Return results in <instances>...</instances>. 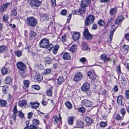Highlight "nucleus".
<instances>
[{
    "instance_id": "obj_1",
    "label": "nucleus",
    "mask_w": 129,
    "mask_h": 129,
    "mask_svg": "<svg viewBox=\"0 0 129 129\" xmlns=\"http://www.w3.org/2000/svg\"><path fill=\"white\" fill-rule=\"evenodd\" d=\"M124 19L122 16H118L116 18L115 23V25L113 24L111 26L110 32V35L109 37L107 38V42L109 43L111 42L112 40L113 36L115 30L118 27V25L121 24Z\"/></svg>"
},
{
    "instance_id": "obj_2",
    "label": "nucleus",
    "mask_w": 129,
    "mask_h": 129,
    "mask_svg": "<svg viewBox=\"0 0 129 129\" xmlns=\"http://www.w3.org/2000/svg\"><path fill=\"white\" fill-rule=\"evenodd\" d=\"M40 45L41 47L50 50L54 46L51 44L49 43V40L46 38H43L41 40L40 43Z\"/></svg>"
},
{
    "instance_id": "obj_3",
    "label": "nucleus",
    "mask_w": 129,
    "mask_h": 129,
    "mask_svg": "<svg viewBox=\"0 0 129 129\" xmlns=\"http://www.w3.org/2000/svg\"><path fill=\"white\" fill-rule=\"evenodd\" d=\"M26 24L28 26L32 27H35L37 23V20L33 16L27 17L26 20Z\"/></svg>"
},
{
    "instance_id": "obj_4",
    "label": "nucleus",
    "mask_w": 129,
    "mask_h": 129,
    "mask_svg": "<svg viewBox=\"0 0 129 129\" xmlns=\"http://www.w3.org/2000/svg\"><path fill=\"white\" fill-rule=\"evenodd\" d=\"M28 2L32 6L38 7L41 5L42 2L38 0H28Z\"/></svg>"
},
{
    "instance_id": "obj_5",
    "label": "nucleus",
    "mask_w": 129,
    "mask_h": 129,
    "mask_svg": "<svg viewBox=\"0 0 129 129\" xmlns=\"http://www.w3.org/2000/svg\"><path fill=\"white\" fill-rule=\"evenodd\" d=\"M94 20V17L92 15H89L85 21V24L87 26H89L93 22Z\"/></svg>"
},
{
    "instance_id": "obj_6",
    "label": "nucleus",
    "mask_w": 129,
    "mask_h": 129,
    "mask_svg": "<svg viewBox=\"0 0 129 129\" xmlns=\"http://www.w3.org/2000/svg\"><path fill=\"white\" fill-rule=\"evenodd\" d=\"M83 34L84 35L85 39L87 40H90L92 38V36L91 34L89 33L87 28L85 29L84 30Z\"/></svg>"
},
{
    "instance_id": "obj_7",
    "label": "nucleus",
    "mask_w": 129,
    "mask_h": 129,
    "mask_svg": "<svg viewBox=\"0 0 129 129\" xmlns=\"http://www.w3.org/2000/svg\"><path fill=\"white\" fill-rule=\"evenodd\" d=\"M83 75L81 73L79 72L76 73L74 77V80L75 82L80 80L82 78Z\"/></svg>"
},
{
    "instance_id": "obj_8",
    "label": "nucleus",
    "mask_w": 129,
    "mask_h": 129,
    "mask_svg": "<svg viewBox=\"0 0 129 129\" xmlns=\"http://www.w3.org/2000/svg\"><path fill=\"white\" fill-rule=\"evenodd\" d=\"M16 65L17 68L21 71H24L26 68L25 65L21 62H18L16 64Z\"/></svg>"
},
{
    "instance_id": "obj_9",
    "label": "nucleus",
    "mask_w": 129,
    "mask_h": 129,
    "mask_svg": "<svg viewBox=\"0 0 129 129\" xmlns=\"http://www.w3.org/2000/svg\"><path fill=\"white\" fill-rule=\"evenodd\" d=\"M80 5V8L78 10H76L75 13L76 14L79 15L84 13L85 12L86 8Z\"/></svg>"
},
{
    "instance_id": "obj_10",
    "label": "nucleus",
    "mask_w": 129,
    "mask_h": 129,
    "mask_svg": "<svg viewBox=\"0 0 129 129\" xmlns=\"http://www.w3.org/2000/svg\"><path fill=\"white\" fill-rule=\"evenodd\" d=\"M82 103L83 106L86 107H91L92 106V102L87 99L82 100Z\"/></svg>"
},
{
    "instance_id": "obj_11",
    "label": "nucleus",
    "mask_w": 129,
    "mask_h": 129,
    "mask_svg": "<svg viewBox=\"0 0 129 129\" xmlns=\"http://www.w3.org/2000/svg\"><path fill=\"white\" fill-rule=\"evenodd\" d=\"M41 19L43 21L48 20L49 19L48 15L46 13H41L40 14Z\"/></svg>"
},
{
    "instance_id": "obj_12",
    "label": "nucleus",
    "mask_w": 129,
    "mask_h": 129,
    "mask_svg": "<svg viewBox=\"0 0 129 129\" xmlns=\"http://www.w3.org/2000/svg\"><path fill=\"white\" fill-rule=\"evenodd\" d=\"M54 123H58L59 122H60L61 121V117L60 116V114H59L58 116H54Z\"/></svg>"
},
{
    "instance_id": "obj_13",
    "label": "nucleus",
    "mask_w": 129,
    "mask_h": 129,
    "mask_svg": "<svg viewBox=\"0 0 129 129\" xmlns=\"http://www.w3.org/2000/svg\"><path fill=\"white\" fill-rule=\"evenodd\" d=\"M90 3V1L89 0H82L81 1V4L80 5L82 6L85 7L89 5Z\"/></svg>"
},
{
    "instance_id": "obj_14",
    "label": "nucleus",
    "mask_w": 129,
    "mask_h": 129,
    "mask_svg": "<svg viewBox=\"0 0 129 129\" xmlns=\"http://www.w3.org/2000/svg\"><path fill=\"white\" fill-rule=\"evenodd\" d=\"M90 85L88 83H84L82 87V90L83 91H86L88 90L90 87Z\"/></svg>"
},
{
    "instance_id": "obj_15",
    "label": "nucleus",
    "mask_w": 129,
    "mask_h": 129,
    "mask_svg": "<svg viewBox=\"0 0 129 129\" xmlns=\"http://www.w3.org/2000/svg\"><path fill=\"white\" fill-rule=\"evenodd\" d=\"M10 3H7L3 4L0 9V11L1 12H3L10 6Z\"/></svg>"
},
{
    "instance_id": "obj_16",
    "label": "nucleus",
    "mask_w": 129,
    "mask_h": 129,
    "mask_svg": "<svg viewBox=\"0 0 129 129\" xmlns=\"http://www.w3.org/2000/svg\"><path fill=\"white\" fill-rule=\"evenodd\" d=\"M30 104L31 106V108L35 109L39 107L40 104L39 103L36 102H31Z\"/></svg>"
},
{
    "instance_id": "obj_17",
    "label": "nucleus",
    "mask_w": 129,
    "mask_h": 129,
    "mask_svg": "<svg viewBox=\"0 0 129 129\" xmlns=\"http://www.w3.org/2000/svg\"><path fill=\"white\" fill-rule=\"evenodd\" d=\"M87 75L89 78L93 80H95L96 79V76L94 75L93 73L90 71H89L87 73Z\"/></svg>"
},
{
    "instance_id": "obj_18",
    "label": "nucleus",
    "mask_w": 129,
    "mask_h": 129,
    "mask_svg": "<svg viewBox=\"0 0 129 129\" xmlns=\"http://www.w3.org/2000/svg\"><path fill=\"white\" fill-rule=\"evenodd\" d=\"M80 33L79 32H75L73 34V37L74 40L76 41L78 40L80 38Z\"/></svg>"
},
{
    "instance_id": "obj_19",
    "label": "nucleus",
    "mask_w": 129,
    "mask_h": 129,
    "mask_svg": "<svg viewBox=\"0 0 129 129\" xmlns=\"http://www.w3.org/2000/svg\"><path fill=\"white\" fill-rule=\"evenodd\" d=\"M27 104L26 101L25 100H23L19 101L18 102L19 106L21 107H25Z\"/></svg>"
},
{
    "instance_id": "obj_20",
    "label": "nucleus",
    "mask_w": 129,
    "mask_h": 129,
    "mask_svg": "<svg viewBox=\"0 0 129 129\" xmlns=\"http://www.w3.org/2000/svg\"><path fill=\"white\" fill-rule=\"evenodd\" d=\"M63 58L64 59L70 60L71 58L70 55L69 53L66 52L63 54Z\"/></svg>"
},
{
    "instance_id": "obj_21",
    "label": "nucleus",
    "mask_w": 129,
    "mask_h": 129,
    "mask_svg": "<svg viewBox=\"0 0 129 129\" xmlns=\"http://www.w3.org/2000/svg\"><path fill=\"white\" fill-rule=\"evenodd\" d=\"M34 67L35 70L37 71L40 70L43 68V65L41 64H36L34 66Z\"/></svg>"
},
{
    "instance_id": "obj_22",
    "label": "nucleus",
    "mask_w": 129,
    "mask_h": 129,
    "mask_svg": "<svg viewBox=\"0 0 129 129\" xmlns=\"http://www.w3.org/2000/svg\"><path fill=\"white\" fill-rule=\"evenodd\" d=\"M101 58L102 59L104 60V62H108L110 60L109 58L107 56L106 54H103L101 55Z\"/></svg>"
},
{
    "instance_id": "obj_23",
    "label": "nucleus",
    "mask_w": 129,
    "mask_h": 129,
    "mask_svg": "<svg viewBox=\"0 0 129 129\" xmlns=\"http://www.w3.org/2000/svg\"><path fill=\"white\" fill-rule=\"evenodd\" d=\"M12 81V79L10 77H7L5 80V83L7 84H10Z\"/></svg>"
},
{
    "instance_id": "obj_24",
    "label": "nucleus",
    "mask_w": 129,
    "mask_h": 129,
    "mask_svg": "<svg viewBox=\"0 0 129 129\" xmlns=\"http://www.w3.org/2000/svg\"><path fill=\"white\" fill-rule=\"evenodd\" d=\"M45 62L48 64H51L52 63L53 59L49 57H46L45 59Z\"/></svg>"
},
{
    "instance_id": "obj_25",
    "label": "nucleus",
    "mask_w": 129,
    "mask_h": 129,
    "mask_svg": "<svg viewBox=\"0 0 129 129\" xmlns=\"http://www.w3.org/2000/svg\"><path fill=\"white\" fill-rule=\"evenodd\" d=\"M29 81L28 80H26L24 81V85L23 86V87L24 89H26L29 87Z\"/></svg>"
},
{
    "instance_id": "obj_26",
    "label": "nucleus",
    "mask_w": 129,
    "mask_h": 129,
    "mask_svg": "<svg viewBox=\"0 0 129 129\" xmlns=\"http://www.w3.org/2000/svg\"><path fill=\"white\" fill-rule=\"evenodd\" d=\"M74 120V118L72 116L69 117L68 119V124L71 125H72Z\"/></svg>"
},
{
    "instance_id": "obj_27",
    "label": "nucleus",
    "mask_w": 129,
    "mask_h": 129,
    "mask_svg": "<svg viewBox=\"0 0 129 129\" xmlns=\"http://www.w3.org/2000/svg\"><path fill=\"white\" fill-rule=\"evenodd\" d=\"M64 80L63 77H60L57 79V83L59 85H60L64 82Z\"/></svg>"
},
{
    "instance_id": "obj_28",
    "label": "nucleus",
    "mask_w": 129,
    "mask_h": 129,
    "mask_svg": "<svg viewBox=\"0 0 129 129\" xmlns=\"http://www.w3.org/2000/svg\"><path fill=\"white\" fill-rule=\"evenodd\" d=\"M53 88L51 87L47 90V91L46 94L47 95L49 96H51L52 95V90Z\"/></svg>"
},
{
    "instance_id": "obj_29",
    "label": "nucleus",
    "mask_w": 129,
    "mask_h": 129,
    "mask_svg": "<svg viewBox=\"0 0 129 129\" xmlns=\"http://www.w3.org/2000/svg\"><path fill=\"white\" fill-rule=\"evenodd\" d=\"M59 47V46L58 45H56L55 46L53 51V52L54 54H56L57 53Z\"/></svg>"
},
{
    "instance_id": "obj_30",
    "label": "nucleus",
    "mask_w": 129,
    "mask_h": 129,
    "mask_svg": "<svg viewBox=\"0 0 129 129\" xmlns=\"http://www.w3.org/2000/svg\"><path fill=\"white\" fill-rule=\"evenodd\" d=\"M22 51H20L19 50L15 51H14L15 55H16L17 57H20L22 55Z\"/></svg>"
},
{
    "instance_id": "obj_31",
    "label": "nucleus",
    "mask_w": 129,
    "mask_h": 129,
    "mask_svg": "<svg viewBox=\"0 0 129 129\" xmlns=\"http://www.w3.org/2000/svg\"><path fill=\"white\" fill-rule=\"evenodd\" d=\"M122 97L121 96H118L117 101L119 105H121L122 104Z\"/></svg>"
},
{
    "instance_id": "obj_32",
    "label": "nucleus",
    "mask_w": 129,
    "mask_h": 129,
    "mask_svg": "<svg viewBox=\"0 0 129 129\" xmlns=\"http://www.w3.org/2000/svg\"><path fill=\"white\" fill-rule=\"evenodd\" d=\"M117 12V10L116 8H112L110 10V13L111 15H113L115 14Z\"/></svg>"
},
{
    "instance_id": "obj_33",
    "label": "nucleus",
    "mask_w": 129,
    "mask_h": 129,
    "mask_svg": "<svg viewBox=\"0 0 129 129\" xmlns=\"http://www.w3.org/2000/svg\"><path fill=\"white\" fill-rule=\"evenodd\" d=\"M7 104L6 101L4 100H0V105L2 107H5Z\"/></svg>"
},
{
    "instance_id": "obj_34",
    "label": "nucleus",
    "mask_w": 129,
    "mask_h": 129,
    "mask_svg": "<svg viewBox=\"0 0 129 129\" xmlns=\"http://www.w3.org/2000/svg\"><path fill=\"white\" fill-rule=\"evenodd\" d=\"M84 124V123L81 121H78L77 122V126L78 128L82 127Z\"/></svg>"
},
{
    "instance_id": "obj_35",
    "label": "nucleus",
    "mask_w": 129,
    "mask_h": 129,
    "mask_svg": "<svg viewBox=\"0 0 129 129\" xmlns=\"http://www.w3.org/2000/svg\"><path fill=\"white\" fill-rule=\"evenodd\" d=\"M85 120L87 124H91L92 122V121L91 119L88 117H86Z\"/></svg>"
},
{
    "instance_id": "obj_36",
    "label": "nucleus",
    "mask_w": 129,
    "mask_h": 129,
    "mask_svg": "<svg viewBox=\"0 0 129 129\" xmlns=\"http://www.w3.org/2000/svg\"><path fill=\"white\" fill-rule=\"evenodd\" d=\"M51 72V69H47L45 70L43 72V74L44 75H47L49 74Z\"/></svg>"
},
{
    "instance_id": "obj_37",
    "label": "nucleus",
    "mask_w": 129,
    "mask_h": 129,
    "mask_svg": "<svg viewBox=\"0 0 129 129\" xmlns=\"http://www.w3.org/2000/svg\"><path fill=\"white\" fill-rule=\"evenodd\" d=\"M76 45H73L70 48V50L73 53L76 51Z\"/></svg>"
},
{
    "instance_id": "obj_38",
    "label": "nucleus",
    "mask_w": 129,
    "mask_h": 129,
    "mask_svg": "<svg viewBox=\"0 0 129 129\" xmlns=\"http://www.w3.org/2000/svg\"><path fill=\"white\" fill-rule=\"evenodd\" d=\"M7 50V48L5 46H1L0 47V52H4Z\"/></svg>"
},
{
    "instance_id": "obj_39",
    "label": "nucleus",
    "mask_w": 129,
    "mask_h": 129,
    "mask_svg": "<svg viewBox=\"0 0 129 129\" xmlns=\"http://www.w3.org/2000/svg\"><path fill=\"white\" fill-rule=\"evenodd\" d=\"M65 104L67 107L69 109H71L72 107V105L69 101H67L65 103Z\"/></svg>"
},
{
    "instance_id": "obj_40",
    "label": "nucleus",
    "mask_w": 129,
    "mask_h": 129,
    "mask_svg": "<svg viewBox=\"0 0 129 129\" xmlns=\"http://www.w3.org/2000/svg\"><path fill=\"white\" fill-rule=\"evenodd\" d=\"M122 84L123 85H125L126 84V79L125 78L124 76H121V80Z\"/></svg>"
},
{
    "instance_id": "obj_41",
    "label": "nucleus",
    "mask_w": 129,
    "mask_h": 129,
    "mask_svg": "<svg viewBox=\"0 0 129 129\" xmlns=\"http://www.w3.org/2000/svg\"><path fill=\"white\" fill-rule=\"evenodd\" d=\"M8 71V69L5 68H3L2 69L1 72L4 75H5L7 74Z\"/></svg>"
},
{
    "instance_id": "obj_42",
    "label": "nucleus",
    "mask_w": 129,
    "mask_h": 129,
    "mask_svg": "<svg viewBox=\"0 0 129 129\" xmlns=\"http://www.w3.org/2000/svg\"><path fill=\"white\" fill-rule=\"evenodd\" d=\"M37 80L39 82H40L43 79L42 76L41 75L38 74L37 75Z\"/></svg>"
},
{
    "instance_id": "obj_43",
    "label": "nucleus",
    "mask_w": 129,
    "mask_h": 129,
    "mask_svg": "<svg viewBox=\"0 0 129 129\" xmlns=\"http://www.w3.org/2000/svg\"><path fill=\"white\" fill-rule=\"evenodd\" d=\"M98 23L100 26H103L105 24V22L102 19L98 21Z\"/></svg>"
},
{
    "instance_id": "obj_44",
    "label": "nucleus",
    "mask_w": 129,
    "mask_h": 129,
    "mask_svg": "<svg viewBox=\"0 0 129 129\" xmlns=\"http://www.w3.org/2000/svg\"><path fill=\"white\" fill-rule=\"evenodd\" d=\"M36 33L34 31L31 30L29 36L31 38H34L36 35Z\"/></svg>"
},
{
    "instance_id": "obj_45",
    "label": "nucleus",
    "mask_w": 129,
    "mask_h": 129,
    "mask_svg": "<svg viewBox=\"0 0 129 129\" xmlns=\"http://www.w3.org/2000/svg\"><path fill=\"white\" fill-rule=\"evenodd\" d=\"M82 46L83 47L82 49L84 50H87L88 47L86 43L84 42L82 43Z\"/></svg>"
},
{
    "instance_id": "obj_46",
    "label": "nucleus",
    "mask_w": 129,
    "mask_h": 129,
    "mask_svg": "<svg viewBox=\"0 0 129 129\" xmlns=\"http://www.w3.org/2000/svg\"><path fill=\"white\" fill-rule=\"evenodd\" d=\"M123 117V116H121L119 114H117L116 115L115 118L117 120H121L122 119Z\"/></svg>"
},
{
    "instance_id": "obj_47",
    "label": "nucleus",
    "mask_w": 129,
    "mask_h": 129,
    "mask_svg": "<svg viewBox=\"0 0 129 129\" xmlns=\"http://www.w3.org/2000/svg\"><path fill=\"white\" fill-rule=\"evenodd\" d=\"M129 47L128 46L124 45L122 48L124 52H127L129 49Z\"/></svg>"
},
{
    "instance_id": "obj_48",
    "label": "nucleus",
    "mask_w": 129,
    "mask_h": 129,
    "mask_svg": "<svg viewBox=\"0 0 129 129\" xmlns=\"http://www.w3.org/2000/svg\"><path fill=\"white\" fill-rule=\"evenodd\" d=\"M33 123L36 125H38L40 122L37 119H34L32 120Z\"/></svg>"
},
{
    "instance_id": "obj_49",
    "label": "nucleus",
    "mask_w": 129,
    "mask_h": 129,
    "mask_svg": "<svg viewBox=\"0 0 129 129\" xmlns=\"http://www.w3.org/2000/svg\"><path fill=\"white\" fill-rule=\"evenodd\" d=\"M28 129H37V127L33 124H31L29 126Z\"/></svg>"
},
{
    "instance_id": "obj_50",
    "label": "nucleus",
    "mask_w": 129,
    "mask_h": 129,
    "mask_svg": "<svg viewBox=\"0 0 129 129\" xmlns=\"http://www.w3.org/2000/svg\"><path fill=\"white\" fill-rule=\"evenodd\" d=\"M120 112L122 116H123L126 114V111L125 109L124 108H122L121 109Z\"/></svg>"
},
{
    "instance_id": "obj_51",
    "label": "nucleus",
    "mask_w": 129,
    "mask_h": 129,
    "mask_svg": "<svg viewBox=\"0 0 129 129\" xmlns=\"http://www.w3.org/2000/svg\"><path fill=\"white\" fill-rule=\"evenodd\" d=\"M33 88L36 90H39L40 89V87L37 85H35L32 86Z\"/></svg>"
},
{
    "instance_id": "obj_52",
    "label": "nucleus",
    "mask_w": 129,
    "mask_h": 129,
    "mask_svg": "<svg viewBox=\"0 0 129 129\" xmlns=\"http://www.w3.org/2000/svg\"><path fill=\"white\" fill-rule=\"evenodd\" d=\"M85 111V109L83 107L79 108L78 109V111L81 112H84Z\"/></svg>"
},
{
    "instance_id": "obj_53",
    "label": "nucleus",
    "mask_w": 129,
    "mask_h": 129,
    "mask_svg": "<svg viewBox=\"0 0 129 129\" xmlns=\"http://www.w3.org/2000/svg\"><path fill=\"white\" fill-rule=\"evenodd\" d=\"M8 88V86H5L3 87V91L4 93H6L7 91Z\"/></svg>"
},
{
    "instance_id": "obj_54",
    "label": "nucleus",
    "mask_w": 129,
    "mask_h": 129,
    "mask_svg": "<svg viewBox=\"0 0 129 129\" xmlns=\"http://www.w3.org/2000/svg\"><path fill=\"white\" fill-rule=\"evenodd\" d=\"M67 12V11L66 10H63L61 12V14L63 15H66Z\"/></svg>"
},
{
    "instance_id": "obj_55",
    "label": "nucleus",
    "mask_w": 129,
    "mask_h": 129,
    "mask_svg": "<svg viewBox=\"0 0 129 129\" xmlns=\"http://www.w3.org/2000/svg\"><path fill=\"white\" fill-rule=\"evenodd\" d=\"M12 15L14 16H16L17 15V11L15 9L12 10Z\"/></svg>"
},
{
    "instance_id": "obj_56",
    "label": "nucleus",
    "mask_w": 129,
    "mask_h": 129,
    "mask_svg": "<svg viewBox=\"0 0 129 129\" xmlns=\"http://www.w3.org/2000/svg\"><path fill=\"white\" fill-rule=\"evenodd\" d=\"M51 6H56V0H51Z\"/></svg>"
},
{
    "instance_id": "obj_57",
    "label": "nucleus",
    "mask_w": 129,
    "mask_h": 129,
    "mask_svg": "<svg viewBox=\"0 0 129 129\" xmlns=\"http://www.w3.org/2000/svg\"><path fill=\"white\" fill-rule=\"evenodd\" d=\"M102 94L106 96L108 95V92L106 90H104L102 91Z\"/></svg>"
},
{
    "instance_id": "obj_58",
    "label": "nucleus",
    "mask_w": 129,
    "mask_h": 129,
    "mask_svg": "<svg viewBox=\"0 0 129 129\" xmlns=\"http://www.w3.org/2000/svg\"><path fill=\"white\" fill-rule=\"evenodd\" d=\"M9 18V16L8 15H4L3 16L4 20L7 21Z\"/></svg>"
},
{
    "instance_id": "obj_59",
    "label": "nucleus",
    "mask_w": 129,
    "mask_h": 129,
    "mask_svg": "<svg viewBox=\"0 0 129 129\" xmlns=\"http://www.w3.org/2000/svg\"><path fill=\"white\" fill-rule=\"evenodd\" d=\"M100 126L102 127H104L106 125V122H102L100 123Z\"/></svg>"
},
{
    "instance_id": "obj_60",
    "label": "nucleus",
    "mask_w": 129,
    "mask_h": 129,
    "mask_svg": "<svg viewBox=\"0 0 129 129\" xmlns=\"http://www.w3.org/2000/svg\"><path fill=\"white\" fill-rule=\"evenodd\" d=\"M66 39V35H64L62 36L61 38V41L62 42L65 41Z\"/></svg>"
},
{
    "instance_id": "obj_61",
    "label": "nucleus",
    "mask_w": 129,
    "mask_h": 129,
    "mask_svg": "<svg viewBox=\"0 0 129 129\" xmlns=\"http://www.w3.org/2000/svg\"><path fill=\"white\" fill-rule=\"evenodd\" d=\"M13 112V113L14 114H16L17 113V107L16 106H15L14 107Z\"/></svg>"
},
{
    "instance_id": "obj_62",
    "label": "nucleus",
    "mask_w": 129,
    "mask_h": 129,
    "mask_svg": "<svg viewBox=\"0 0 129 129\" xmlns=\"http://www.w3.org/2000/svg\"><path fill=\"white\" fill-rule=\"evenodd\" d=\"M86 59L85 57H82L80 59V61L82 62H85L86 61Z\"/></svg>"
},
{
    "instance_id": "obj_63",
    "label": "nucleus",
    "mask_w": 129,
    "mask_h": 129,
    "mask_svg": "<svg viewBox=\"0 0 129 129\" xmlns=\"http://www.w3.org/2000/svg\"><path fill=\"white\" fill-rule=\"evenodd\" d=\"M125 94L126 96V98L129 99V90L126 91Z\"/></svg>"
},
{
    "instance_id": "obj_64",
    "label": "nucleus",
    "mask_w": 129,
    "mask_h": 129,
    "mask_svg": "<svg viewBox=\"0 0 129 129\" xmlns=\"http://www.w3.org/2000/svg\"><path fill=\"white\" fill-rule=\"evenodd\" d=\"M125 38L127 40H129V33H128L125 35Z\"/></svg>"
}]
</instances>
